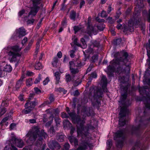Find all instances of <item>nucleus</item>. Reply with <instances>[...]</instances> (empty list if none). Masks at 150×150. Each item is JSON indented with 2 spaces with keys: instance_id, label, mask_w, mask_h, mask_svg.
Returning <instances> with one entry per match:
<instances>
[{
  "instance_id": "obj_1",
  "label": "nucleus",
  "mask_w": 150,
  "mask_h": 150,
  "mask_svg": "<svg viewBox=\"0 0 150 150\" xmlns=\"http://www.w3.org/2000/svg\"><path fill=\"white\" fill-rule=\"evenodd\" d=\"M114 56L115 59L110 62V65L108 67L109 72L108 74L110 77L112 76V72L114 71L121 72L122 71V65L125 64L127 61V53L123 50L120 53L118 52L114 53Z\"/></svg>"
},
{
  "instance_id": "obj_2",
  "label": "nucleus",
  "mask_w": 150,
  "mask_h": 150,
  "mask_svg": "<svg viewBox=\"0 0 150 150\" xmlns=\"http://www.w3.org/2000/svg\"><path fill=\"white\" fill-rule=\"evenodd\" d=\"M127 90H125L124 93L121 92V96L119 101L120 105L121 107L119 114V124L120 126H123L126 124V120L125 117L129 112L127 107L130 105V103L129 100H126L127 95Z\"/></svg>"
},
{
  "instance_id": "obj_3",
  "label": "nucleus",
  "mask_w": 150,
  "mask_h": 150,
  "mask_svg": "<svg viewBox=\"0 0 150 150\" xmlns=\"http://www.w3.org/2000/svg\"><path fill=\"white\" fill-rule=\"evenodd\" d=\"M26 137H28V139L32 142L34 141L36 138L38 137V140L40 141L39 144H41L42 141L43 139L42 137L44 138L47 137L46 133L44 132V130H42L40 132L37 127H34L32 128L31 130L26 135Z\"/></svg>"
},
{
  "instance_id": "obj_4",
  "label": "nucleus",
  "mask_w": 150,
  "mask_h": 150,
  "mask_svg": "<svg viewBox=\"0 0 150 150\" xmlns=\"http://www.w3.org/2000/svg\"><path fill=\"white\" fill-rule=\"evenodd\" d=\"M5 50L11 62L16 61L17 58L21 55L19 52L21 49L18 45L8 46L6 47Z\"/></svg>"
},
{
  "instance_id": "obj_5",
  "label": "nucleus",
  "mask_w": 150,
  "mask_h": 150,
  "mask_svg": "<svg viewBox=\"0 0 150 150\" xmlns=\"http://www.w3.org/2000/svg\"><path fill=\"white\" fill-rule=\"evenodd\" d=\"M136 26L137 27L138 26L142 28V30H144L145 29V24L144 23L141 22V19H139L138 20H136L135 22V20H133L132 19H130L128 22V26H124V30H129L130 32H132L134 31L133 25Z\"/></svg>"
},
{
  "instance_id": "obj_6",
  "label": "nucleus",
  "mask_w": 150,
  "mask_h": 150,
  "mask_svg": "<svg viewBox=\"0 0 150 150\" xmlns=\"http://www.w3.org/2000/svg\"><path fill=\"white\" fill-rule=\"evenodd\" d=\"M126 132L125 129L120 130L117 131L115 134L114 139L117 142V146L122 148L123 146L124 142L126 137Z\"/></svg>"
},
{
  "instance_id": "obj_7",
  "label": "nucleus",
  "mask_w": 150,
  "mask_h": 150,
  "mask_svg": "<svg viewBox=\"0 0 150 150\" xmlns=\"http://www.w3.org/2000/svg\"><path fill=\"white\" fill-rule=\"evenodd\" d=\"M103 92L101 89L96 88L94 90L93 94L91 93L93 96V98L91 99L92 103L94 106L98 107L100 104V100L98 99L102 97Z\"/></svg>"
},
{
  "instance_id": "obj_8",
  "label": "nucleus",
  "mask_w": 150,
  "mask_h": 150,
  "mask_svg": "<svg viewBox=\"0 0 150 150\" xmlns=\"http://www.w3.org/2000/svg\"><path fill=\"white\" fill-rule=\"evenodd\" d=\"M10 142L12 145L14 144L16 146L20 148L24 146L23 141L20 138H16V137L13 135L12 136ZM10 150H18V149L13 145H11Z\"/></svg>"
},
{
  "instance_id": "obj_9",
  "label": "nucleus",
  "mask_w": 150,
  "mask_h": 150,
  "mask_svg": "<svg viewBox=\"0 0 150 150\" xmlns=\"http://www.w3.org/2000/svg\"><path fill=\"white\" fill-rule=\"evenodd\" d=\"M147 89H148V87L144 86L139 88V91L140 93L142 95L145 94L146 95V97L145 96L144 97L143 100L145 104L146 108L149 109H150V96L147 95L146 92V90Z\"/></svg>"
},
{
  "instance_id": "obj_10",
  "label": "nucleus",
  "mask_w": 150,
  "mask_h": 150,
  "mask_svg": "<svg viewBox=\"0 0 150 150\" xmlns=\"http://www.w3.org/2000/svg\"><path fill=\"white\" fill-rule=\"evenodd\" d=\"M33 4V7L31 8V10L29 13V16L32 15L35 16L38 11L39 7L37 6L39 4L40 2L38 0H32L31 1Z\"/></svg>"
},
{
  "instance_id": "obj_11",
  "label": "nucleus",
  "mask_w": 150,
  "mask_h": 150,
  "mask_svg": "<svg viewBox=\"0 0 150 150\" xmlns=\"http://www.w3.org/2000/svg\"><path fill=\"white\" fill-rule=\"evenodd\" d=\"M150 120V117L149 116L145 115L144 117H140L139 116H137L136 117L135 120L136 122H139V126L135 128V130L138 129L140 127L143 122L144 123H147V121H149Z\"/></svg>"
},
{
  "instance_id": "obj_12",
  "label": "nucleus",
  "mask_w": 150,
  "mask_h": 150,
  "mask_svg": "<svg viewBox=\"0 0 150 150\" xmlns=\"http://www.w3.org/2000/svg\"><path fill=\"white\" fill-rule=\"evenodd\" d=\"M81 114L84 116H92L93 112L90 108L83 107L81 110Z\"/></svg>"
},
{
  "instance_id": "obj_13",
  "label": "nucleus",
  "mask_w": 150,
  "mask_h": 150,
  "mask_svg": "<svg viewBox=\"0 0 150 150\" xmlns=\"http://www.w3.org/2000/svg\"><path fill=\"white\" fill-rule=\"evenodd\" d=\"M69 64L70 69L71 73L72 74H77L79 72V70L77 68H75V65L73 62H70L69 63Z\"/></svg>"
},
{
  "instance_id": "obj_14",
  "label": "nucleus",
  "mask_w": 150,
  "mask_h": 150,
  "mask_svg": "<svg viewBox=\"0 0 150 150\" xmlns=\"http://www.w3.org/2000/svg\"><path fill=\"white\" fill-rule=\"evenodd\" d=\"M107 84V78L105 76H103L101 81V85H102L103 91L107 92L106 86Z\"/></svg>"
},
{
  "instance_id": "obj_15",
  "label": "nucleus",
  "mask_w": 150,
  "mask_h": 150,
  "mask_svg": "<svg viewBox=\"0 0 150 150\" xmlns=\"http://www.w3.org/2000/svg\"><path fill=\"white\" fill-rule=\"evenodd\" d=\"M48 145L50 149H53L54 148L59 149L60 148L59 144L57 142L54 140L49 142Z\"/></svg>"
},
{
  "instance_id": "obj_16",
  "label": "nucleus",
  "mask_w": 150,
  "mask_h": 150,
  "mask_svg": "<svg viewBox=\"0 0 150 150\" xmlns=\"http://www.w3.org/2000/svg\"><path fill=\"white\" fill-rule=\"evenodd\" d=\"M144 1L145 0H138V1H135L136 4V8L135 9V11H138L137 10V8L139 9L141 8H142L144 7V4L143 3Z\"/></svg>"
},
{
  "instance_id": "obj_17",
  "label": "nucleus",
  "mask_w": 150,
  "mask_h": 150,
  "mask_svg": "<svg viewBox=\"0 0 150 150\" xmlns=\"http://www.w3.org/2000/svg\"><path fill=\"white\" fill-rule=\"evenodd\" d=\"M17 33L19 37L23 36L26 34L25 30L22 27L20 28L17 30Z\"/></svg>"
},
{
  "instance_id": "obj_18",
  "label": "nucleus",
  "mask_w": 150,
  "mask_h": 150,
  "mask_svg": "<svg viewBox=\"0 0 150 150\" xmlns=\"http://www.w3.org/2000/svg\"><path fill=\"white\" fill-rule=\"evenodd\" d=\"M35 105V101H31L29 100L25 104V107H27L33 109L34 108Z\"/></svg>"
},
{
  "instance_id": "obj_19",
  "label": "nucleus",
  "mask_w": 150,
  "mask_h": 150,
  "mask_svg": "<svg viewBox=\"0 0 150 150\" xmlns=\"http://www.w3.org/2000/svg\"><path fill=\"white\" fill-rule=\"evenodd\" d=\"M136 149L139 150H144V147L140 143L137 142L136 144L133 147L131 150H136Z\"/></svg>"
},
{
  "instance_id": "obj_20",
  "label": "nucleus",
  "mask_w": 150,
  "mask_h": 150,
  "mask_svg": "<svg viewBox=\"0 0 150 150\" xmlns=\"http://www.w3.org/2000/svg\"><path fill=\"white\" fill-rule=\"evenodd\" d=\"M68 139L71 144L74 143L76 146L78 145V141L75 137L71 136L69 137Z\"/></svg>"
},
{
  "instance_id": "obj_21",
  "label": "nucleus",
  "mask_w": 150,
  "mask_h": 150,
  "mask_svg": "<svg viewBox=\"0 0 150 150\" xmlns=\"http://www.w3.org/2000/svg\"><path fill=\"white\" fill-rule=\"evenodd\" d=\"M146 48L147 50V55L148 57V59L147 60L150 61V53L149 51V49H150V38L149 40V43L147 44L146 45Z\"/></svg>"
},
{
  "instance_id": "obj_22",
  "label": "nucleus",
  "mask_w": 150,
  "mask_h": 150,
  "mask_svg": "<svg viewBox=\"0 0 150 150\" xmlns=\"http://www.w3.org/2000/svg\"><path fill=\"white\" fill-rule=\"evenodd\" d=\"M10 118V117L9 116L6 117L4 118L0 123V125L2 126L5 125L6 126H7L8 122H6Z\"/></svg>"
},
{
  "instance_id": "obj_23",
  "label": "nucleus",
  "mask_w": 150,
  "mask_h": 150,
  "mask_svg": "<svg viewBox=\"0 0 150 150\" xmlns=\"http://www.w3.org/2000/svg\"><path fill=\"white\" fill-rule=\"evenodd\" d=\"M54 76L55 77L56 84L59 83L60 79V74L58 71L56 72L54 74Z\"/></svg>"
},
{
  "instance_id": "obj_24",
  "label": "nucleus",
  "mask_w": 150,
  "mask_h": 150,
  "mask_svg": "<svg viewBox=\"0 0 150 150\" xmlns=\"http://www.w3.org/2000/svg\"><path fill=\"white\" fill-rule=\"evenodd\" d=\"M63 124L64 127H70L71 126V124L70 122L69 121L67 120H64L63 121Z\"/></svg>"
},
{
  "instance_id": "obj_25",
  "label": "nucleus",
  "mask_w": 150,
  "mask_h": 150,
  "mask_svg": "<svg viewBox=\"0 0 150 150\" xmlns=\"http://www.w3.org/2000/svg\"><path fill=\"white\" fill-rule=\"evenodd\" d=\"M73 79V77H72L69 74H66L65 75V80L67 82H70Z\"/></svg>"
},
{
  "instance_id": "obj_26",
  "label": "nucleus",
  "mask_w": 150,
  "mask_h": 150,
  "mask_svg": "<svg viewBox=\"0 0 150 150\" xmlns=\"http://www.w3.org/2000/svg\"><path fill=\"white\" fill-rule=\"evenodd\" d=\"M25 108L23 110L22 112L25 114H27L30 113L33 110L31 108L26 107H25Z\"/></svg>"
},
{
  "instance_id": "obj_27",
  "label": "nucleus",
  "mask_w": 150,
  "mask_h": 150,
  "mask_svg": "<svg viewBox=\"0 0 150 150\" xmlns=\"http://www.w3.org/2000/svg\"><path fill=\"white\" fill-rule=\"evenodd\" d=\"M54 117V116L52 114L50 116L49 118L51 119L50 121H48L46 124L45 126L46 127H48L51 125L53 122Z\"/></svg>"
},
{
  "instance_id": "obj_28",
  "label": "nucleus",
  "mask_w": 150,
  "mask_h": 150,
  "mask_svg": "<svg viewBox=\"0 0 150 150\" xmlns=\"http://www.w3.org/2000/svg\"><path fill=\"white\" fill-rule=\"evenodd\" d=\"M76 12L75 11H72L70 13V18L75 21L76 18Z\"/></svg>"
},
{
  "instance_id": "obj_29",
  "label": "nucleus",
  "mask_w": 150,
  "mask_h": 150,
  "mask_svg": "<svg viewBox=\"0 0 150 150\" xmlns=\"http://www.w3.org/2000/svg\"><path fill=\"white\" fill-rule=\"evenodd\" d=\"M119 79L121 83H125L128 80V78H126L125 76L120 77L119 78Z\"/></svg>"
},
{
  "instance_id": "obj_30",
  "label": "nucleus",
  "mask_w": 150,
  "mask_h": 150,
  "mask_svg": "<svg viewBox=\"0 0 150 150\" xmlns=\"http://www.w3.org/2000/svg\"><path fill=\"white\" fill-rule=\"evenodd\" d=\"M49 132L50 133V136H52L55 134V131L53 126L50 127L49 129Z\"/></svg>"
},
{
  "instance_id": "obj_31",
  "label": "nucleus",
  "mask_w": 150,
  "mask_h": 150,
  "mask_svg": "<svg viewBox=\"0 0 150 150\" xmlns=\"http://www.w3.org/2000/svg\"><path fill=\"white\" fill-rule=\"evenodd\" d=\"M81 41L82 43V45H81V47L82 48H85L87 47V45L86 43L85 40L83 38H82L81 40Z\"/></svg>"
},
{
  "instance_id": "obj_32",
  "label": "nucleus",
  "mask_w": 150,
  "mask_h": 150,
  "mask_svg": "<svg viewBox=\"0 0 150 150\" xmlns=\"http://www.w3.org/2000/svg\"><path fill=\"white\" fill-rule=\"evenodd\" d=\"M23 83V81L21 79H20L19 81H18L16 83V88H19L21 85H22Z\"/></svg>"
},
{
  "instance_id": "obj_33",
  "label": "nucleus",
  "mask_w": 150,
  "mask_h": 150,
  "mask_svg": "<svg viewBox=\"0 0 150 150\" xmlns=\"http://www.w3.org/2000/svg\"><path fill=\"white\" fill-rule=\"evenodd\" d=\"M98 29L100 31L103 30L105 27V25L103 24L100 23L97 26Z\"/></svg>"
},
{
  "instance_id": "obj_34",
  "label": "nucleus",
  "mask_w": 150,
  "mask_h": 150,
  "mask_svg": "<svg viewBox=\"0 0 150 150\" xmlns=\"http://www.w3.org/2000/svg\"><path fill=\"white\" fill-rule=\"evenodd\" d=\"M58 61V59L57 57H54L53 59V61L52 62V65L54 67H56Z\"/></svg>"
},
{
  "instance_id": "obj_35",
  "label": "nucleus",
  "mask_w": 150,
  "mask_h": 150,
  "mask_svg": "<svg viewBox=\"0 0 150 150\" xmlns=\"http://www.w3.org/2000/svg\"><path fill=\"white\" fill-rule=\"evenodd\" d=\"M64 136L63 135H60L57 136V140L60 142H63L64 140Z\"/></svg>"
},
{
  "instance_id": "obj_36",
  "label": "nucleus",
  "mask_w": 150,
  "mask_h": 150,
  "mask_svg": "<svg viewBox=\"0 0 150 150\" xmlns=\"http://www.w3.org/2000/svg\"><path fill=\"white\" fill-rule=\"evenodd\" d=\"M42 68L41 64L40 62L37 63L35 66V68L37 70H40Z\"/></svg>"
},
{
  "instance_id": "obj_37",
  "label": "nucleus",
  "mask_w": 150,
  "mask_h": 150,
  "mask_svg": "<svg viewBox=\"0 0 150 150\" xmlns=\"http://www.w3.org/2000/svg\"><path fill=\"white\" fill-rule=\"evenodd\" d=\"M5 71L8 72H11L12 70V68L10 65H7L5 67Z\"/></svg>"
},
{
  "instance_id": "obj_38",
  "label": "nucleus",
  "mask_w": 150,
  "mask_h": 150,
  "mask_svg": "<svg viewBox=\"0 0 150 150\" xmlns=\"http://www.w3.org/2000/svg\"><path fill=\"white\" fill-rule=\"evenodd\" d=\"M122 39L121 38H118V39L114 40V44L116 45H119L121 43L122 41Z\"/></svg>"
},
{
  "instance_id": "obj_39",
  "label": "nucleus",
  "mask_w": 150,
  "mask_h": 150,
  "mask_svg": "<svg viewBox=\"0 0 150 150\" xmlns=\"http://www.w3.org/2000/svg\"><path fill=\"white\" fill-rule=\"evenodd\" d=\"M33 84V81L31 78L28 79L26 81V84L28 86H30Z\"/></svg>"
},
{
  "instance_id": "obj_40",
  "label": "nucleus",
  "mask_w": 150,
  "mask_h": 150,
  "mask_svg": "<svg viewBox=\"0 0 150 150\" xmlns=\"http://www.w3.org/2000/svg\"><path fill=\"white\" fill-rule=\"evenodd\" d=\"M6 108H0V116L4 114L6 112Z\"/></svg>"
},
{
  "instance_id": "obj_41",
  "label": "nucleus",
  "mask_w": 150,
  "mask_h": 150,
  "mask_svg": "<svg viewBox=\"0 0 150 150\" xmlns=\"http://www.w3.org/2000/svg\"><path fill=\"white\" fill-rule=\"evenodd\" d=\"M98 56L97 55H94L91 58V61L93 62H95L98 60Z\"/></svg>"
},
{
  "instance_id": "obj_42",
  "label": "nucleus",
  "mask_w": 150,
  "mask_h": 150,
  "mask_svg": "<svg viewBox=\"0 0 150 150\" xmlns=\"http://www.w3.org/2000/svg\"><path fill=\"white\" fill-rule=\"evenodd\" d=\"M56 110H52L51 109H49L47 110H46V112L47 113L50 114L51 115L52 114V112H56Z\"/></svg>"
},
{
  "instance_id": "obj_43",
  "label": "nucleus",
  "mask_w": 150,
  "mask_h": 150,
  "mask_svg": "<svg viewBox=\"0 0 150 150\" xmlns=\"http://www.w3.org/2000/svg\"><path fill=\"white\" fill-rule=\"evenodd\" d=\"M41 79V75L40 74H39L38 77L36 78L35 79L34 83L35 84L38 83H39Z\"/></svg>"
},
{
  "instance_id": "obj_44",
  "label": "nucleus",
  "mask_w": 150,
  "mask_h": 150,
  "mask_svg": "<svg viewBox=\"0 0 150 150\" xmlns=\"http://www.w3.org/2000/svg\"><path fill=\"white\" fill-rule=\"evenodd\" d=\"M67 23L66 18H64V19L62 22V25L63 27H65L67 25Z\"/></svg>"
},
{
  "instance_id": "obj_45",
  "label": "nucleus",
  "mask_w": 150,
  "mask_h": 150,
  "mask_svg": "<svg viewBox=\"0 0 150 150\" xmlns=\"http://www.w3.org/2000/svg\"><path fill=\"white\" fill-rule=\"evenodd\" d=\"M78 40V39L77 38H75L74 40V44L75 45L77 46H78L81 47V45L80 44L78 43V42H77Z\"/></svg>"
},
{
  "instance_id": "obj_46",
  "label": "nucleus",
  "mask_w": 150,
  "mask_h": 150,
  "mask_svg": "<svg viewBox=\"0 0 150 150\" xmlns=\"http://www.w3.org/2000/svg\"><path fill=\"white\" fill-rule=\"evenodd\" d=\"M50 104L49 101H46L43 103L42 105H40V107H42L45 106L46 105Z\"/></svg>"
},
{
  "instance_id": "obj_47",
  "label": "nucleus",
  "mask_w": 150,
  "mask_h": 150,
  "mask_svg": "<svg viewBox=\"0 0 150 150\" xmlns=\"http://www.w3.org/2000/svg\"><path fill=\"white\" fill-rule=\"evenodd\" d=\"M50 80L48 77H47L43 81V84L44 85H46L47 84L49 81Z\"/></svg>"
},
{
  "instance_id": "obj_48",
  "label": "nucleus",
  "mask_w": 150,
  "mask_h": 150,
  "mask_svg": "<svg viewBox=\"0 0 150 150\" xmlns=\"http://www.w3.org/2000/svg\"><path fill=\"white\" fill-rule=\"evenodd\" d=\"M107 16L106 11H103L101 13V17L103 18L106 17Z\"/></svg>"
},
{
  "instance_id": "obj_49",
  "label": "nucleus",
  "mask_w": 150,
  "mask_h": 150,
  "mask_svg": "<svg viewBox=\"0 0 150 150\" xmlns=\"http://www.w3.org/2000/svg\"><path fill=\"white\" fill-rule=\"evenodd\" d=\"M64 148L66 150H68L70 148V145L68 143H66L64 146Z\"/></svg>"
},
{
  "instance_id": "obj_50",
  "label": "nucleus",
  "mask_w": 150,
  "mask_h": 150,
  "mask_svg": "<svg viewBox=\"0 0 150 150\" xmlns=\"http://www.w3.org/2000/svg\"><path fill=\"white\" fill-rule=\"evenodd\" d=\"M61 116L63 118H67L69 117L67 114L64 112L61 113Z\"/></svg>"
},
{
  "instance_id": "obj_51",
  "label": "nucleus",
  "mask_w": 150,
  "mask_h": 150,
  "mask_svg": "<svg viewBox=\"0 0 150 150\" xmlns=\"http://www.w3.org/2000/svg\"><path fill=\"white\" fill-rule=\"evenodd\" d=\"M75 52V51L74 50H71L70 51V56L72 57L73 58L74 57V54Z\"/></svg>"
},
{
  "instance_id": "obj_52",
  "label": "nucleus",
  "mask_w": 150,
  "mask_h": 150,
  "mask_svg": "<svg viewBox=\"0 0 150 150\" xmlns=\"http://www.w3.org/2000/svg\"><path fill=\"white\" fill-rule=\"evenodd\" d=\"M74 29L75 31V33H76L80 30V28L78 26H75L74 27Z\"/></svg>"
},
{
  "instance_id": "obj_53",
  "label": "nucleus",
  "mask_w": 150,
  "mask_h": 150,
  "mask_svg": "<svg viewBox=\"0 0 150 150\" xmlns=\"http://www.w3.org/2000/svg\"><path fill=\"white\" fill-rule=\"evenodd\" d=\"M34 21L35 20L33 19L28 20L27 22V24H32L33 23Z\"/></svg>"
},
{
  "instance_id": "obj_54",
  "label": "nucleus",
  "mask_w": 150,
  "mask_h": 150,
  "mask_svg": "<svg viewBox=\"0 0 150 150\" xmlns=\"http://www.w3.org/2000/svg\"><path fill=\"white\" fill-rule=\"evenodd\" d=\"M107 144L108 146V148H110L111 146L112 142L110 140H108L107 142Z\"/></svg>"
},
{
  "instance_id": "obj_55",
  "label": "nucleus",
  "mask_w": 150,
  "mask_h": 150,
  "mask_svg": "<svg viewBox=\"0 0 150 150\" xmlns=\"http://www.w3.org/2000/svg\"><path fill=\"white\" fill-rule=\"evenodd\" d=\"M1 105L2 106H6L8 105L7 101H3L1 104Z\"/></svg>"
},
{
  "instance_id": "obj_56",
  "label": "nucleus",
  "mask_w": 150,
  "mask_h": 150,
  "mask_svg": "<svg viewBox=\"0 0 150 150\" xmlns=\"http://www.w3.org/2000/svg\"><path fill=\"white\" fill-rule=\"evenodd\" d=\"M99 43L98 42L95 41L93 43V46L98 47L99 46Z\"/></svg>"
},
{
  "instance_id": "obj_57",
  "label": "nucleus",
  "mask_w": 150,
  "mask_h": 150,
  "mask_svg": "<svg viewBox=\"0 0 150 150\" xmlns=\"http://www.w3.org/2000/svg\"><path fill=\"white\" fill-rule=\"evenodd\" d=\"M35 91L36 93H39L41 92L40 89L37 87H35L34 88Z\"/></svg>"
},
{
  "instance_id": "obj_58",
  "label": "nucleus",
  "mask_w": 150,
  "mask_h": 150,
  "mask_svg": "<svg viewBox=\"0 0 150 150\" xmlns=\"http://www.w3.org/2000/svg\"><path fill=\"white\" fill-rule=\"evenodd\" d=\"M93 68V66L91 65V64L89 67L88 68L87 71H86V73H88V72H90L91 70L92 69V68Z\"/></svg>"
},
{
  "instance_id": "obj_59",
  "label": "nucleus",
  "mask_w": 150,
  "mask_h": 150,
  "mask_svg": "<svg viewBox=\"0 0 150 150\" xmlns=\"http://www.w3.org/2000/svg\"><path fill=\"white\" fill-rule=\"evenodd\" d=\"M93 49L92 48L89 47L86 51L88 52L91 53L93 52Z\"/></svg>"
},
{
  "instance_id": "obj_60",
  "label": "nucleus",
  "mask_w": 150,
  "mask_h": 150,
  "mask_svg": "<svg viewBox=\"0 0 150 150\" xmlns=\"http://www.w3.org/2000/svg\"><path fill=\"white\" fill-rule=\"evenodd\" d=\"M79 94V93L78 90L75 91L74 93H73V95L74 96H77Z\"/></svg>"
},
{
  "instance_id": "obj_61",
  "label": "nucleus",
  "mask_w": 150,
  "mask_h": 150,
  "mask_svg": "<svg viewBox=\"0 0 150 150\" xmlns=\"http://www.w3.org/2000/svg\"><path fill=\"white\" fill-rule=\"evenodd\" d=\"M55 121L56 122V125L58 126V125L59 124V118H55L54 119Z\"/></svg>"
},
{
  "instance_id": "obj_62",
  "label": "nucleus",
  "mask_w": 150,
  "mask_h": 150,
  "mask_svg": "<svg viewBox=\"0 0 150 150\" xmlns=\"http://www.w3.org/2000/svg\"><path fill=\"white\" fill-rule=\"evenodd\" d=\"M27 41V38L26 37H25L22 41V44H23V45Z\"/></svg>"
},
{
  "instance_id": "obj_63",
  "label": "nucleus",
  "mask_w": 150,
  "mask_h": 150,
  "mask_svg": "<svg viewBox=\"0 0 150 150\" xmlns=\"http://www.w3.org/2000/svg\"><path fill=\"white\" fill-rule=\"evenodd\" d=\"M23 150H32L31 146H28L25 147Z\"/></svg>"
},
{
  "instance_id": "obj_64",
  "label": "nucleus",
  "mask_w": 150,
  "mask_h": 150,
  "mask_svg": "<svg viewBox=\"0 0 150 150\" xmlns=\"http://www.w3.org/2000/svg\"><path fill=\"white\" fill-rule=\"evenodd\" d=\"M57 56L59 58H60L62 57V53L61 51L59 52L57 54Z\"/></svg>"
}]
</instances>
